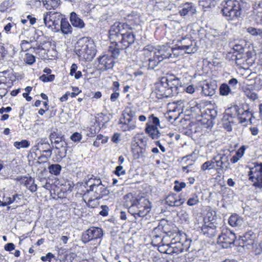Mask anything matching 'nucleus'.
Returning a JSON list of instances; mask_svg holds the SVG:
<instances>
[{
  "mask_svg": "<svg viewBox=\"0 0 262 262\" xmlns=\"http://www.w3.org/2000/svg\"><path fill=\"white\" fill-rule=\"evenodd\" d=\"M75 52L81 59L91 61L96 53L95 43L91 38L88 37L80 38L76 45Z\"/></svg>",
  "mask_w": 262,
  "mask_h": 262,
  "instance_id": "1",
  "label": "nucleus"
},
{
  "mask_svg": "<svg viewBox=\"0 0 262 262\" xmlns=\"http://www.w3.org/2000/svg\"><path fill=\"white\" fill-rule=\"evenodd\" d=\"M92 175L90 178L88 176V181L86 184L89 186V189L83 194V198L90 199V196L93 199H101L104 195L108 193L106 187L102 184L100 179L93 178Z\"/></svg>",
  "mask_w": 262,
  "mask_h": 262,
  "instance_id": "2",
  "label": "nucleus"
},
{
  "mask_svg": "<svg viewBox=\"0 0 262 262\" xmlns=\"http://www.w3.org/2000/svg\"><path fill=\"white\" fill-rule=\"evenodd\" d=\"M151 203L144 197L138 199L133 198L130 200V206L128 212L136 219L146 216L151 210Z\"/></svg>",
  "mask_w": 262,
  "mask_h": 262,
  "instance_id": "3",
  "label": "nucleus"
},
{
  "mask_svg": "<svg viewBox=\"0 0 262 262\" xmlns=\"http://www.w3.org/2000/svg\"><path fill=\"white\" fill-rule=\"evenodd\" d=\"M242 0L223 1L221 6L222 12L227 20L238 18L242 14Z\"/></svg>",
  "mask_w": 262,
  "mask_h": 262,
  "instance_id": "4",
  "label": "nucleus"
},
{
  "mask_svg": "<svg viewBox=\"0 0 262 262\" xmlns=\"http://www.w3.org/2000/svg\"><path fill=\"white\" fill-rule=\"evenodd\" d=\"M143 52L144 55L147 57L154 55L162 61L165 59L176 57L179 55L176 48H171L168 46L155 48L152 46L147 45L144 47Z\"/></svg>",
  "mask_w": 262,
  "mask_h": 262,
  "instance_id": "5",
  "label": "nucleus"
},
{
  "mask_svg": "<svg viewBox=\"0 0 262 262\" xmlns=\"http://www.w3.org/2000/svg\"><path fill=\"white\" fill-rule=\"evenodd\" d=\"M130 31V30H126V33L121 36L117 43L109 46L108 52L112 53L114 57H118L120 50L126 49L134 42L135 35Z\"/></svg>",
  "mask_w": 262,
  "mask_h": 262,
  "instance_id": "6",
  "label": "nucleus"
},
{
  "mask_svg": "<svg viewBox=\"0 0 262 262\" xmlns=\"http://www.w3.org/2000/svg\"><path fill=\"white\" fill-rule=\"evenodd\" d=\"M132 28L126 23L116 21L111 26L109 31V38L111 45H114L126 33V30H131Z\"/></svg>",
  "mask_w": 262,
  "mask_h": 262,
  "instance_id": "7",
  "label": "nucleus"
},
{
  "mask_svg": "<svg viewBox=\"0 0 262 262\" xmlns=\"http://www.w3.org/2000/svg\"><path fill=\"white\" fill-rule=\"evenodd\" d=\"M249 181L256 189L262 190V163H254L248 173Z\"/></svg>",
  "mask_w": 262,
  "mask_h": 262,
  "instance_id": "8",
  "label": "nucleus"
},
{
  "mask_svg": "<svg viewBox=\"0 0 262 262\" xmlns=\"http://www.w3.org/2000/svg\"><path fill=\"white\" fill-rule=\"evenodd\" d=\"M191 243V240L188 238L186 234H183L180 241L172 239L170 244L171 250H169L171 254H179L189 250Z\"/></svg>",
  "mask_w": 262,
  "mask_h": 262,
  "instance_id": "9",
  "label": "nucleus"
},
{
  "mask_svg": "<svg viewBox=\"0 0 262 262\" xmlns=\"http://www.w3.org/2000/svg\"><path fill=\"white\" fill-rule=\"evenodd\" d=\"M62 18L61 14L57 12L49 11L43 14L45 25L55 32L59 31V23Z\"/></svg>",
  "mask_w": 262,
  "mask_h": 262,
  "instance_id": "10",
  "label": "nucleus"
},
{
  "mask_svg": "<svg viewBox=\"0 0 262 262\" xmlns=\"http://www.w3.org/2000/svg\"><path fill=\"white\" fill-rule=\"evenodd\" d=\"M160 126V120L154 114L149 115L145 128V133L152 139H158L161 135L158 127Z\"/></svg>",
  "mask_w": 262,
  "mask_h": 262,
  "instance_id": "11",
  "label": "nucleus"
},
{
  "mask_svg": "<svg viewBox=\"0 0 262 262\" xmlns=\"http://www.w3.org/2000/svg\"><path fill=\"white\" fill-rule=\"evenodd\" d=\"M178 47L176 48L178 50L184 51L185 53L191 54L197 51L196 43L192 40L189 36H185L178 39Z\"/></svg>",
  "mask_w": 262,
  "mask_h": 262,
  "instance_id": "12",
  "label": "nucleus"
},
{
  "mask_svg": "<svg viewBox=\"0 0 262 262\" xmlns=\"http://www.w3.org/2000/svg\"><path fill=\"white\" fill-rule=\"evenodd\" d=\"M236 239L235 234L230 230L223 231L218 237L217 243L224 248H227L233 244Z\"/></svg>",
  "mask_w": 262,
  "mask_h": 262,
  "instance_id": "13",
  "label": "nucleus"
},
{
  "mask_svg": "<svg viewBox=\"0 0 262 262\" xmlns=\"http://www.w3.org/2000/svg\"><path fill=\"white\" fill-rule=\"evenodd\" d=\"M166 81V77H163L156 84L155 93L158 99L171 97L172 91L168 89Z\"/></svg>",
  "mask_w": 262,
  "mask_h": 262,
  "instance_id": "14",
  "label": "nucleus"
},
{
  "mask_svg": "<svg viewBox=\"0 0 262 262\" xmlns=\"http://www.w3.org/2000/svg\"><path fill=\"white\" fill-rule=\"evenodd\" d=\"M102 236V231L101 229L93 227L83 233L82 241L84 243H86L91 240L101 238Z\"/></svg>",
  "mask_w": 262,
  "mask_h": 262,
  "instance_id": "15",
  "label": "nucleus"
},
{
  "mask_svg": "<svg viewBox=\"0 0 262 262\" xmlns=\"http://www.w3.org/2000/svg\"><path fill=\"white\" fill-rule=\"evenodd\" d=\"M216 170H226L230 168L228 156L225 154H218L213 158Z\"/></svg>",
  "mask_w": 262,
  "mask_h": 262,
  "instance_id": "16",
  "label": "nucleus"
},
{
  "mask_svg": "<svg viewBox=\"0 0 262 262\" xmlns=\"http://www.w3.org/2000/svg\"><path fill=\"white\" fill-rule=\"evenodd\" d=\"M166 83L168 89L172 91L171 97L177 95L179 93L180 88L182 87V82L180 79L174 76L166 77Z\"/></svg>",
  "mask_w": 262,
  "mask_h": 262,
  "instance_id": "17",
  "label": "nucleus"
},
{
  "mask_svg": "<svg viewBox=\"0 0 262 262\" xmlns=\"http://www.w3.org/2000/svg\"><path fill=\"white\" fill-rule=\"evenodd\" d=\"M115 58L113 56V54L111 55H103L99 57L98 61L100 69L103 71L112 69L114 67L115 63L114 58Z\"/></svg>",
  "mask_w": 262,
  "mask_h": 262,
  "instance_id": "18",
  "label": "nucleus"
},
{
  "mask_svg": "<svg viewBox=\"0 0 262 262\" xmlns=\"http://www.w3.org/2000/svg\"><path fill=\"white\" fill-rule=\"evenodd\" d=\"M195 12V7L192 3L186 2L179 6V13L182 17L192 15Z\"/></svg>",
  "mask_w": 262,
  "mask_h": 262,
  "instance_id": "19",
  "label": "nucleus"
},
{
  "mask_svg": "<svg viewBox=\"0 0 262 262\" xmlns=\"http://www.w3.org/2000/svg\"><path fill=\"white\" fill-rule=\"evenodd\" d=\"M235 115L240 123H244L250 119L251 113L248 109L245 110L243 107H238L237 106L234 107Z\"/></svg>",
  "mask_w": 262,
  "mask_h": 262,
  "instance_id": "20",
  "label": "nucleus"
},
{
  "mask_svg": "<svg viewBox=\"0 0 262 262\" xmlns=\"http://www.w3.org/2000/svg\"><path fill=\"white\" fill-rule=\"evenodd\" d=\"M120 127L123 132L132 130L136 127V122L133 119L121 117L119 120Z\"/></svg>",
  "mask_w": 262,
  "mask_h": 262,
  "instance_id": "21",
  "label": "nucleus"
},
{
  "mask_svg": "<svg viewBox=\"0 0 262 262\" xmlns=\"http://www.w3.org/2000/svg\"><path fill=\"white\" fill-rule=\"evenodd\" d=\"M185 201V199L181 198L176 194H169L165 199L166 203L169 206L179 207Z\"/></svg>",
  "mask_w": 262,
  "mask_h": 262,
  "instance_id": "22",
  "label": "nucleus"
},
{
  "mask_svg": "<svg viewBox=\"0 0 262 262\" xmlns=\"http://www.w3.org/2000/svg\"><path fill=\"white\" fill-rule=\"evenodd\" d=\"M256 238V235L253 232L249 231L245 233V234L241 236L240 244H243V246L248 245H252L255 242Z\"/></svg>",
  "mask_w": 262,
  "mask_h": 262,
  "instance_id": "23",
  "label": "nucleus"
},
{
  "mask_svg": "<svg viewBox=\"0 0 262 262\" xmlns=\"http://www.w3.org/2000/svg\"><path fill=\"white\" fill-rule=\"evenodd\" d=\"M148 139L143 134H137L134 138L132 144L146 148Z\"/></svg>",
  "mask_w": 262,
  "mask_h": 262,
  "instance_id": "24",
  "label": "nucleus"
},
{
  "mask_svg": "<svg viewBox=\"0 0 262 262\" xmlns=\"http://www.w3.org/2000/svg\"><path fill=\"white\" fill-rule=\"evenodd\" d=\"M132 152L134 159H139L144 157L146 148L132 144Z\"/></svg>",
  "mask_w": 262,
  "mask_h": 262,
  "instance_id": "25",
  "label": "nucleus"
},
{
  "mask_svg": "<svg viewBox=\"0 0 262 262\" xmlns=\"http://www.w3.org/2000/svg\"><path fill=\"white\" fill-rule=\"evenodd\" d=\"M228 222L233 227H241L244 225L243 219L236 214L230 216Z\"/></svg>",
  "mask_w": 262,
  "mask_h": 262,
  "instance_id": "26",
  "label": "nucleus"
},
{
  "mask_svg": "<svg viewBox=\"0 0 262 262\" xmlns=\"http://www.w3.org/2000/svg\"><path fill=\"white\" fill-rule=\"evenodd\" d=\"M70 21L72 25L75 27L83 28L85 24L83 21L74 12L70 15Z\"/></svg>",
  "mask_w": 262,
  "mask_h": 262,
  "instance_id": "27",
  "label": "nucleus"
},
{
  "mask_svg": "<svg viewBox=\"0 0 262 262\" xmlns=\"http://www.w3.org/2000/svg\"><path fill=\"white\" fill-rule=\"evenodd\" d=\"M59 30L64 34H68L72 33V28L69 21L65 18H62L59 23Z\"/></svg>",
  "mask_w": 262,
  "mask_h": 262,
  "instance_id": "28",
  "label": "nucleus"
},
{
  "mask_svg": "<svg viewBox=\"0 0 262 262\" xmlns=\"http://www.w3.org/2000/svg\"><path fill=\"white\" fill-rule=\"evenodd\" d=\"M220 0H200L199 5L202 6L205 11L214 7Z\"/></svg>",
  "mask_w": 262,
  "mask_h": 262,
  "instance_id": "29",
  "label": "nucleus"
},
{
  "mask_svg": "<svg viewBox=\"0 0 262 262\" xmlns=\"http://www.w3.org/2000/svg\"><path fill=\"white\" fill-rule=\"evenodd\" d=\"M204 112V117L208 120L214 119L217 115V110L213 106L207 107Z\"/></svg>",
  "mask_w": 262,
  "mask_h": 262,
  "instance_id": "30",
  "label": "nucleus"
},
{
  "mask_svg": "<svg viewBox=\"0 0 262 262\" xmlns=\"http://www.w3.org/2000/svg\"><path fill=\"white\" fill-rule=\"evenodd\" d=\"M145 56L148 58L147 60L148 61V68L150 69H155L162 61L161 59H160V58H158V57H156L154 55L151 56H149L148 57H147L146 55H145Z\"/></svg>",
  "mask_w": 262,
  "mask_h": 262,
  "instance_id": "31",
  "label": "nucleus"
},
{
  "mask_svg": "<svg viewBox=\"0 0 262 262\" xmlns=\"http://www.w3.org/2000/svg\"><path fill=\"white\" fill-rule=\"evenodd\" d=\"M215 88L214 85L205 83L202 86V93L205 96H212L215 93Z\"/></svg>",
  "mask_w": 262,
  "mask_h": 262,
  "instance_id": "32",
  "label": "nucleus"
},
{
  "mask_svg": "<svg viewBox=\"0 0 262 262\" xmlns=\"http://www.w3.org/2000/svg\"><path fill=\"white\" fill-rule=\"evenodd\" d=\"M243 89L245 95L250 100L254 101L258 98L257 94L255 92L254 90L250 89L249 86H245Z\"/></svg>",
  "mask_w": 262,
  "mask_h": 262,
  "instance_id": "33",
  "label": "nucleus"
},
{
  "mask_svg": "<svg viewBox=\"0 0 262 262\" xmlns=\"http://www.w3.org/2000/svg\"><path fill=\"white\" fill-rule=\"evenodd\" d=\"M246 148L245 146L241 147L235 152V154L230 159L232 163H236L243 156Z\"/></svg>",
  "mask_w": 262,
  "mask_h": 262,
  "instance_id": "34",
  "label": "nucleus"
},
{
  "mask_svg": "<svg viewBox=\"0 0 262 262\" xmlns=\"http://www.w3.org/2000/svg\"><path fill=\"white\" fill-rule=\"evenodd\" d=\"M16 198L19 199L20 196L17 195H13L12 197L4 196L2 201L0 199V206H6L10 205L16 201Z\"/></svg>",
  "mask_w": 262,
  "mask_h": 262,
  "instance_id": "35",
  "label": "nucleus"
},
{
  "mask_svg": "<svg viewBox=\"0 0 262 262\" xmlns=\"http://www.w3.org/2000/svg\"><path fill=\"white\" fill-rule=\"evenodd\" d=\"M164 238H162L161 242L159 244V251L163 253H166L168 254H171V252H170L169 250H171L170 244H165L164 241Z\"/></svg>",
  "mask_w": 262,
  "mask_h": 262,
  "instance_id": "36",
  "label": "nucleus"
},
{
  "mask_svg": "<svg viewBox=\"0 0 262 262\" xmlns=\"http://www.w3.org/2000/svg\"><path fill=\"white\" fill-rule=\"evenodd\" d=\"M232 89L226 83H223L220 87V93L222 96H227L232 93Z\"/></svg>",
  "mask_w": 262,
  "mask_h": 262,
  "instance_id": "37",
  "label": "nucleus"
},
{
  "mask_svg": "<svg viewBox=\"0 0 262 262\" xmlns=\"http://www.w3.org/2000/svg\"><path fill=\"white\" fill-rule=\"evenodd\" d=\"M49 172L55 176H58L60 174L61 166L58 164H52L48 167Z\"/></svg>",
  "mask_w": 262,
  "mask_h": 262,
  "instance_id": "38",
  "label": "nucleus"
},
{
  "mask_svg": "<svg viewBox=\"0 0 262 262\" xmlns=\"http://www.w3.org/2000/svg\"><path fill=\"white\" fill-rule=\"evenodd\" d=\"M136 113L130 107H126L123 111L122 117L133 119L135 118Z\"/></svg>",
  "mask_w": 262,
  "mask_h": 262,
  "instance_id": "39",
  "label": "nucleus"
},
{
  "mask_svg": "<svg viewBox=\"0 0 262 262\" xmlns=\"http://www.w3.org/2000/svg\"><path fill=\"white\" fill-rule=\"evenodd\" d=\"M59 0H47L43 5L47 9H55L58 6Z\"/></svg>",
  "mask_w": 262,
  "mask_h": 262,
  "instance_id": "40",
  "label": "nucleus"
},
{
  "mask_svg": "<svg viewBox=\"0 0 262 262\" xmlns=\"http://www.w3.org/2000/svg\"><path fill=\"white\" fill-rule=\"evenodd\" d=\"M83 198V200L85 203H87L89 207L91 208L96 207L98 204L99 202L98 201L100 199H93L92 197L90 196V199Z\"/></svg>",
  "mask_w": 262,
  "mask_h": 262,
  "instance_id": "41",
  "label": "nucleus"
},
{
  "mask_svg": "<svg viewBox=\"0 0 262 262\" xmlns=\"http://www.w3.org/2000/svg\"><path fill=\"white\" fill-rule=\"evenodd\" d=\"M215 167L214 160L207 161L204 163L201 166V169L203 171L210 170Z\"/></svg>",
  "mask_w": 262,
  "mask_h": 262,
  "instance_id": "42",
  "label": "nucleus"
},
{
  "mask_svg": "<svg viewBox=\"0 0 262 262\" xmlns=\"http://www.w3.org/2000/svg\"><path fill=\"white\" fill-rule=\"evenodd\" d=\"M213 227L207 226L203 228L204 234H207L209 236H214L216 233L215 227L213 225Z\"/></svg>",
  "mask_w": 262,
  "mask_h": 262,
  "instance_id": "43",
  "label": "nucleus"
},
{
  "mask_svg": "<svg viewBox=\"0 0 262 262\" xmlns=\"http://www.w3.org/2000/svg\"><path fill=\"white\" fill-rule=\"evenodd\" d=\"M30 146V142L26 140H23L21 141H16L14 143V146L17 149L20 148H27Z\"/></svg>",
  "mask_w": 262,
  "mask_h": 262,
  "instance_id": "44",
  "label": "nucleus"
},
{
  "mask_svg": "<svg viewBox=\"0 0 262 262\" xmlns=\"http://www.w3.org/2000/svg\"><path fill=\"white\" fill-rule=\"evenodd\" d=\"M199 202V196L196 194H193L188 200L187 204L188 206H192L197 204Z\"/></svg>",
  "mask_w": 262,
  "mask_h": 262,
  "instance_id": "45",
  "label": "nucleus"
},
{
  "mask_svg": "<svg viewBox=\"0 0 262 262\" xmlns=\"http://www.w3.org/2000/svg\"><path fill=\"white\" fill-rule=\"evenodd\" d=\"M24 60L27 64L31 65L35 62V57L32 54L26 53Z\"/></svg>",
  "mask_w": 262,
  "mask_h": 262,
  "instance_id": "46",
  "label": "nucleus"
},
{
  "mask_svg": "<svg viewBox=\"0 0 262 262\" xmlns=\"http://www.w3.org/2000/svg\"><path fill=\"white\" fill-rule=\"evenodd\" d=\"M56 155L57 160H61L66 156L67 149H56Z\"/></svg>",
  "mask_w": 262,
  "mask_h": 262,
  "instance_id": "47",
  "label": "nucleus"
},
{
  "mask_svg": "<svg viewBox=\"0 0 262 262\" xmlns=\"http://www.w3.org/2000/svg\"><path fill=\"white\" fill-rule=\"evenodd\" d=\"M21 182L24 185L28 188V187L33 184L34 182V180L31 177L24 178L22 179Z\"/></svg>",
  "mask_w": 262,
  "mask_h": 262,
  "instance_id": "48",
  "label": "nucleus"
},
{
  "mask_svg": "<svg viewBox=\"0 0 262 262\" xmlns=\"http://www.w3.org/2000/svg\"><path fill=\"white\" fill-rule=\"evenodd\" d=\"M54 78L55 76L54 75L47 76L43 74L39 77V79L43 82H49L52 81L54 79Z\"/></svg>",
  "mask_w": 262,
  "mask_h": 262,
  "instance_id": "49",
  "label": "nucleus"
},
{
  "mask_svg": "<svg viewBox=\"0 0 262 262\" xmlns=\"http://www.w3.org/2000/svg\"><path fill=\"white\" fill-rule=\"evenodd\" d=\"M186 187V184L184 182L179 183L177 181H175V186L174 190L176 191L179 192L183 188Z\"/></svg>",
  "mask_w": 262,
  "mask_h": 262,
  "instance_id": "50",
  "label": "nucleus"
},
{
  "mask_svg": "<svg viewBox=\"0 0 262 262\" xmlns=\"http://www.w3.org/2000/svg\"><path fill=\"white\" fill-rule=\"evenodd\" d=\"M10 7V2L9 1H4L0 5V11L4 12Z\"/></svg>",
  "mask_w": 262,
  "mask_h": 262,
  "instance_id": "51",
  "label": "nucleus"
},
{
  "mask_svg": "<svg viewBox=\"0 0 262 262\" xmlns=\"http://www.w3.org/2000/svg\"><path fill=\"white\" fill-rule=\"evenodd\" d=\"M260 30L261 29H257L253 27H249L247 29V32L252 35L259 36Z\"/></svg>",
  "mask_w": 262,
  "mask_h": 262,
  "instance_id": "52",
  "label": "nucleus"
},
{
  "mask_svg": "<svg viewBox=\"0 0 262 262\" xmlns=\"http://www.w3.org/2000/svg\"><path fill=\"white\" fill-rule=\"evenodd\" d=\"M115 173L118 176L124 175L126 173L125 170L123 169L122 166L119 165L116 167Z\"/></svg>",
  "mask_w": 262,
  "mask_h": 262,
  "instance_id": "53",
  "label": "nucleus"
},
{
  "mask_svg": "<svg viewBox=\"0 0 262 262\" xmlns=\"http://www.w3.org/2000/svg\"><path fill=\"white\" fill-rule=\"evenodd\" d=\"M60 135H61V134L60 133H59L57 129H55L54 130H53L49 136L50 139L51 141V142L53 143L54 139L57 138V137H58Z\"/></svg>",
  "mask_w": 262,
  "mask_h": 262,
  "instance_id": "54",
  "label": "nucleus"
},
{
  "mask_svg": "<svg viewBox=\"0 0 262 262\" xmlns=\"http://www.w3.org/2000/svg\"><path fill=\"white\" fill-rule=\"evenodd\" d=\"M81 135L77 132L74 133L71 136V139L74 142H79L81 140Z\"/></svg>",
  "mask_w": 262,
  "mask_h": 262,
  "instance_id": "55",
  "label": "nucleus"
},
{
  "mask_svg": "<svg viewBox=\"0 0 262 262\" xmlns=\"http://www.w3.org/2000/svg\"><path fill=\"white\" fill-rule=\"evenodd\" d=\"M55 144L56 149H67L68 144L65 140L60 142H58V143H56Z\"/></svg>",
  "mask_w": 262,
  "mask_h": 262,
  "instance_id": "56",
  "label": "nucleus"
},
{
  "mask_svg": "<svg viewBox=\"0 0 262 262\" xmlns=\"http://www.w3.org/2000/svg\"><path fill=\"white\" fill-rule=\"evenodd\" d=\"M54 257V255L52 253L49 252V253H48L46 256H42L41 257V259L43 261H50L51 260L52 258H53Z\"/></svg>",
  "mask_w": 262,
  "mask_h": 262,
  "instance_id": "57",
  "label": "nucleus"
},
{
  "mask_svg": "<svg viewBox=\"0 0 262 262\" xmlns=\"http://www.w3.org/2000/svg\"><path fill=\"white\" fill-rule=\"evenodd\" d=\"M237 82V80L236 78H232L229 80L228 84L230 85V88L232 89V91L236 89Z\"/></svg>",
  "mask_w": 262,
  "mask_h": 262,
  "instance_id": "58",
  "label": "nucleus"
},
{
  "mask_svg": "<svg viewBox=\"0 0 262 262\" xmlns=\"http://www.w3.org/2000/svg\"><path fill=\"white\" fill-rule=\"evenodd\" d=\"M119 83L118 81H114L113 82L112 86H111V89L113 92L119 93Z\"/></svg>",
  "mask_w": 262,
  "mask_h": 262,
  "instance_id": "59",
  "label": "nucleus"
},
{
  "mask_svg": "<svg viewBox=\"0 0 262 262\" xmlns=\"http://www.w3.org/2000/svg\"><path fill=\"white\" fill-rule=\"evenodd\" d=\"M102 210L100 211L99 214L103 216H106L108 215V208L106 205L101 206Z\"/></svg>",
  "mask_w": 262,
  "mask_h": 262,
  "instance_id": "60",
  "label": "nucleus"
},
{
  "mask_svg": "<svg viewBox=\"0 0 262 262\" xmlns=\"http://www.w3.org/2000/svg\"><path fill=\"white\" fill-rule=\"evenodd\" d=\"M47 141L46 139H41L40 141L37 143V145L33 146L32 148L33 151L37 150L39 149V146L40 145H43V144H46L47 143Z\"/></svg>",
  "mask_w": 262,
  "mask_h": 262,
  "instance_id": "61",
  "label": "nucleus"
},
{
  "mask_svg": "<svg viewBox=\"0 0 262 262\" xmlns=\"http://www.w3.org/2000/svg\"><path fill=\"white\" fill-rule=\"evenodd\" d=\"M235 56L236 58L235 59L236 60V62L237 64H242L244 63V61H247V59L245 60L244 59H243V58L242 57V55H241V54L235 55Z\"/></svg>",
  "mask_w": 262,
  "mask_h": 262,
  "instance_id": "62",
  "label": "nucleus"
},
{
  "mask_svg": "<svg viewBox=\"0 0 262 262\" xmlns=\"http://www.w3.org/2000/svg\"><path fill=\"white\" fill-rule=\"evenodd\" d=\"M4 249L7 251H11L15 249V245L12 243H8L5 245Z\"/></svg>",
  "mask_w": 262,
  "mask_h": 262,
  "instance_id": "63",
  "label": "nucleus"
},
{
  "mask_svg": "<svg viewBox=\"0 0 262 262\" xmlns=\"http://www.w3.org/2000/svg\"><path fill=\"white\" fill-rule=\"evenodd\" d=\"M73 92H70V96L72 98L75 97L81 92L77 87H73Z\"/></svg>",
  "mask_w": 262,
  "mask_h": 262,
  "instance_id": "64",
  "label": "nucleus"
}]
</instances>
